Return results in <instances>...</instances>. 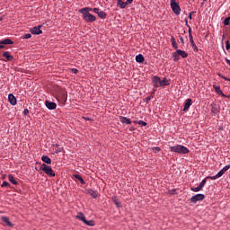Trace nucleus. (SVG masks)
Segmentation results:
<instances>
[{
	"label": "nucleus",
	"mask_w": 230,
	"mask_h": 230,
	"mask_svg": "<svg viewBox=\"0 0 230 230\" xmlns=\"http://www.w3.org/2000/svg\"><path fill=\"white\" fill-rule=\"evenodd\" d=\"M89 12H93V8L84 7L79 10V13L83 14V19L85 22H94V21H96V16L91 14Z\"/></svg>",
	"instance_id": "1"
},
{
	"label": "nucleus",
	"mask_w": 230,
	"mask_h": 230,
	"mask_svg": "<svg viewBox=\"0 0 230 230\" xmlns=\"http://www.w3.org/2000/svg\"><path fill=\"white\" fill-rule=\"evenodd\" d=\"M169 148L171 152H175L176 154H190V149H188V147L181 145L170 146Z\"/></svg>",
	"instance_id": "2"
},
{
	"label": "nucleus",
	"mask_w": 230,
	"mask_h": 230,
	"mask_svg": "<svg viewBox=\"0 0 230 230\" xmlns=\"http://www.w3.org/2000/svg\"><path fill=\"white\" fill-rule=\"evenodd\" d=\"M181 58H188V52L181 49H177L174 53H172V59L174 62L181 60Z\"/></svg>",
	"instance_id": "3"
},
{
	"label": "nucleus",
	"mask_w": 230,
	"mask_h": 230,
	"mask_svg": "<svg viewBox=\"0 0 230 230\" xmlns=\"http://www.w3.org/2000/svg\"><path fill=\"white\" fill-rule=\"evenodd\" d=\"M40 170L44 172V173H46V175H48L49 177H55V172L49 165L42 164L40 166Z\"/></svg>",
	"instance_id": "4"
},
{
	"label": "nucleus",
	"mask_w": 230,
	"mask_h": 230,
	"mask_svg": "<svg viewBox=\"0 0 230 230\" xmlns=\"http://www.w3.org/2000/svg\"><path fill=\"white\" fill-rule=\"evenodd\" d=\"M171 8L175 15H181V6L175 0H171Z\"/></svg>",
	"instance_id": "5"
},
{
	"label": "nucleus",
	"mask_w": 230,
	"mask_h": 230,
	"mask_svg": "<svg viewBox=\"0 0 230 230\" xmlns=\"http://www.w3.org/2000/svg\"><path fill=\"white\" fill-rule=\"evenodd\" d=\"M204 199H206L204 194H196L190 198V202H192V204H197V202H200V200H204Z\"/></svg>",
	"instance_id": "6"
},
{
	"label": "nucleus",
	"mask_w": 230,
	"mask_h": 230,
	"mask_svg": "<svg viewBox=\"0 0 230 230\" xmlns=\"http://www.w3.org/2000/svg\"><path fill=\"white\" fill-rule=\"evenodd\" d=\"M152 82L153 87H155V89H157V87H161V77L155 75L152 78Z\"/></svg>",
	"instance_id": "7"
},
{
	"label": "nucleus",
	"mask_w": 230,
	"mask_h": 230,
	"mask_svg": "<svg viewBox=\"0 0 230 230\" xmlns=\"http://www.w3.org/2000/svg\"><path fill=\"white\" fill-rule=\"evenodd\" d=\"M42 28V25L35 26L30 30L31 33L32 35H40L42 33V31L40 30Z\"/></svg>",
	"instance_id": "8"
},
{
	"label": "nucleus",
	"mask_w": 230,
	"mask_h": 230,
	"mask_svg": "<svg viewBox=\"0 0 230 230\" xmlns=\"http://www.w3.org/2000/svg\"><path fill=\"white\" fill-rule=\"evenodd\" d=\"M58 102H62V103H66V102H67V93H66V92H62L58 94Z\"/></svg>",
	"instance_id": "9"
},
{
	"label": "nucleus",
	"mask_w": 230,
	"mask_h": 230,
	"mask_svg": "<svg viewBox=\"0 0 230 230\" xmlns=\"http://www.w3.org/2000/svg\"><path fill=\"white\" fill-rule=\"evenodd\" d=\"M45 105L49 111H55V109H57V103L53 102L46 101Z\"/></svg>",
	"instance_id": "10"
},
{
	"label": "nucleus",
	"mask_w": 230,
	"mask_h": 230,
	"mask_svg": "<svg viewBox=\"0 0 230 230\" xmlns=\"http://www.w3.org/2000/svg\"><path fill=\"white\" fill-rule=\"evenodd\" d=\"M8 102L11 103V105H17V99L15 98V95L13 93H10L8 95Z\"/></svg>",
	"instance_id": "11"
},
{
	"label": "nucleus",
	"mask_w": 230,
	"mask_h": 230,
	"mask_svg": "<svg viewBox=\"0 0 230 230\" xmlns=\"http://www.w3.org/2000/svg\"><path fill=\"white\" fill-rule=\"evenodd\" d=\"M119 121L120 123H124L125 125H131L132 124V120H130V119L127 118V117H119Z\"/></svg>",
	"instance_id": "12"
},
{
	"label": "nucleus",
	"mask_w": 230,
	"mask_h": 230,
	"mask_svg": "<svg viewBox=\"0 0 230 230\" xmlns=\"http://www.w3.org/2000/svg\"><path fill=\"white\" fill-rule=\"evenodd\" d=\"M226 173L223 170L219 171L215 176L208 177L207 179H211L212 181H217L219 177H222Z\"/></svg>",
	"instance_id": "13"
},
{
	"label": "nucleus",
	"mask_w": 230,
	"mask_h": 230,
	"mask_svg": "<svg viewBox=\"0 0 230 230\" xmlns=\"http://www.w3.org/2000/svg\"><path fill=\"white\" fill-rule=\"evenodd\" d=\"M213 88L215 89L217 94H218L219 96L226 97V94H224V92H222V90L220 89V86L214 84Z\"/></svg>",
	"instance_id": "14"
},
{
	"label": "nucleus",
	"mask_w": 230,
	"mask_h": 230,
	"mask_svg": "<svg viewBox=\"0 0 230 230\" xmlns=\"http://www.w3.org/2000/svg\"><path fill=\"white\" fill-rule=\"evenodd\" d=\"M2 222H4L5 226H8V227H13V224H12V222H10V218L6 217H2Z\"/></svg>",
	"instance_id": "15"
},
{
	"label": "nucleus",
	"mask_w": 230,
	"mask_h": 230,
	"mask_svg": "<svg viewBox=\"0 0 230 230\" xmlns=\"http://www.w3.org/2000/svg\"><path fill=\"white\" fill-rule=\"evenodd\" d=\"M192 101L191 99H187L184 102L183 111H186L191 107Z\"/></svg>",
	"instance_id": "16"
},
{
	"label": "nucleus",
	"mask_w": 230,
	"mask_h": 230,
	"mask_svg": "<svg viewBox=\"0 0 230 230\" xmlns=\"http://www.w3.org/2000/svg\"><path fill=\"white\" fill-rule=\"evenodd\" d=\"M165 85H170V79L164 77L163 80L160 79V87H165Z\"/></svg>",
	"instance_id": "17"
},
{
	"label": "nucleus",
	"mask_w": 230,
	"mask_h": 230,
	"mask_svg": "<svg viewBox=\"0 0 230 230\" xmlns=\"http://www.w3.org/2000/svg\"><path fill=\"white\" fill-rule=\"evenodd\" d=\"M3 57H4V58H6V60H7L8 62H12V60H13V56L10 55V52H8V51L4 52V53H3Z\"/></svg>",
	"instance_id": "18"
},
{
	"label": "nucleus",
	"mask_w": 230,
	"mask_h": 230,
	"mask_svg": "<svg viewBox=\"0 0 230 230\" xmlns=\"http://www.w3.org/2000/svg\"><path fill=\"white\" fill-rule=\"evenodd\" d=\"M136 61L138 62V64H143L145 62V57H143L141 54H138L136 56Z\"/></svg>",
	"instance_id": "19"
},
{
	"label": "nucleus",
	"mask_w": 230,
	"mask_h": 230,
	"mask_svg": "<svg viewBox=\"0 0 230 230\" xmlns=\"http://www.w3.org/2000/svg\"><path fill=\"white\" fill-rule=\"evenodd\" d=\"M118 6H119V8H127V4H128V2H123V0H118L117 2Z\"/></svg>",
	"instance_id": "20"
},
{
	"label": "nucleus",
	"mask_w": 230,
	"mask_h": 230,
	"mask_svg": "<svg viewBox=\"0 0 230 230\" xmlns=\"http://www.w3.org/2000/svg\"><path fill=\"white\" fill-rule=\"evenodd\" d=\"M41 161H43V163H46V164H51V158H49V156L48 155H42Z\"/></svg>",
	"instance_id": "21"
},
{
	"label": "nucleus",
	"mask_w": 230,
	"mask_h": 230,
	"mask_svg": "<svg viewBox=\"0 0 230 230\" xmlns=\"http://www.w3.org/2000/svg\"><path fill=\"white\" fill-rule=\"evenodd\" d=\"M73 177L74 179L79 181L81 184H85V181H84V178H82V176H80L79 174H74Z\"/></svg>",
	"instance_id": "22"
},
{
	"label": "nucleus",
	"mask_w": 230,
	"mask_h": 230,
	"mask_svg": "<svg viewBox=\"0 0 230 230\" xmlns=\"http://www.w3.org/2000/svg\"><path fill=\"white\" fill-rule=\"evenodd\" d=\"M75 218H78V220H81L82 222H85V216H84V213H82V212H79L78 214H77V216L75 217Z\"/></svg>",
	"instance_id": "23"
},
{
	"label": "nucleus",
	"mask_w": 230,
	"mask_h": 230,
	"mask_svg": "<svg viewBox=\"0 0 230 230\" xmlns=\"http://www.w3.org/2000/svg\"><path fill=\"white\" fill-rule=\"evenodd\" d=\"M89 195H91V197H93V199H96L98 197V191L93 190H88Z\"/></svg>",
	"instance_id": "24"
},
{
	"label": "nucleus",
	"mask_w": 230,
	"mask_h": 230,
	"mask_svg": "<svg viewBox=\"0 0 230 230\" xmlns=\"http://www.w3.org/2000/svg\"><path fill=\"white\" fill-rule=\"evenodd\" d=\"M112 201L114 202L115 206H117V208H121V202H119V199L117 197H113Z\"/></svg>",
	"instance_id": "25"
},
{
	"label": "nucleus",
	"mask_w": 230,
	"mask_h": 230,
	"mask_svg": "<svg viewBox=\"0 0 230 230\" xmlns=\"http://www.w3.org/2000/svg\"><path fill=\"white\" fill-rule=\"evenodd\" d=\"M172 46L174 49H178L179 46H177V41L175 40L174 37L171 38Z\"/></svg>",
	"instance_id": "26"
},
{
	"label": "nucleus",
	"mask_w": 230,
	"mask_h": 230,
	"mask_svg": "<svg viewBox=\"0 0 230 230\" xmlns=\"http://www.w3.org/2000/svg\"><path fill=\"white\" fill-rule=\"evenodd\" d=\"M0 44H4V45L13 44V41L10 39H5L4 40H0Z\"/></svg>",
	"instance_id": "27"
},
{
	"label": "nucleus",
	"mask_w": 230,
	"mask_h": 230,
	"mask_svg": "<svg viewBox=\"0 0 230 230\" xmlns=\"http://www.w3.org/2000/svg\"><path fill=\"white\" fill-rule=\"evenodd\" d=\"M8 179H9V181L12 182V184H14V185H17V184H18L17 180H15V178L13 177V175L9 174V175H8Z\"/></svg>",
	"instance_id": "28"
},
{
	"label": "nucleus",
	"mask_w": 230,
	"mask_h": 230,
	"mask_svg": "<svg viewBox=\"0 0 230 230\" xmlns=\"http://www.w3.org/2000/svg\"><path fill=\"white\" fill-rule=\"evenodd\" d=\"M211 112H212V114H218L219 111H218V107L217 106V104L212 105Z\"/></svg>",
	"instance_id": "29"
},
{
	"label": "nucleus",
	"mask_w": 230,
	"mask_h": 230,
	"mask_svg": "<svg viewBox=\"0 0 230 230\" xmlns=\"http://www.w3.org/2000/svg\"><path fill=\"white\" fill-rule=\"evenodd\" d=\"M190 190H191V191H194V193H197L199 191H202V189L200 188L199 185L198 187H191Z\"/></svg>",
	"instance_id": "30"
},
{
	"label": "nucleus",
	"mask_w": 230,
	"mask_h": 230,
	"mask_svg": "<svg viewBox=\"0 0 230 230\" xmlns=\"http://www.w3.org/2000/svg\"><path fill=\"white\" fill-rule=\"evenodd\" d=\"M97 15L100 17V19H105V17H107V13H105L103 11H101Z\"/></svg>",
	"instance_id": "31"
},
{
	"label": "nucleus",
	"mask_w": 230,
	"mask_h": 230,
	"mask_svg": "<svg viewBox=\"0 0 230 230\" xmlns=\"http://www.w3.org/2000/svg\"><path fill=\"white\" fill-rule=\"evenodd\" d=\"M84 224H85L86 226H90L91 227L94 226V221L93 220L87 221V219H85V222Z\"/></svg>",
	"instance_id": "32"
},
{
	"label": "nucleus",
	"mask_w": 230,
	"mask_h": 230,
	"mask_svg": "<svg viewBox=\"0 0 230 230\" xmlns=\"http://www.w3.org/2000/svg\"><path fill=\"white\" fill-rule=\"evenodd\" d=\"M207 179H208V178L202 180L201 182L199 183V188H200L201 190L206 186Z\"/></svg>",
	"instance_id": "33"
},
{
	"label": "nucleus",
	"mask_w": 230,
	"mask_h": 230,
	"mask_svg": "<svg viewBox=\"0 0 230 230\" xmlns=\"http://www.w3.org/2000/svg\"><path fill=\"white\" fill-rule=\"evenodd\" d=\"M153 152H155V154H159V152H161V147L159 146H155L152 148Z\"/></svg>",
	"instance_id": "34"
},
{
	"label": "nucleus",
	"mask_w": 230,
	"mask_h": 230,
	"mask_svg": "<svg viewBox=\"0 0 230 230\" xmlns=\"http://www.w3.org/2000/svg\"><path fill=\"white\" fill-rule=\"evenodd\" d=\"M134 123H137L138 125H142V127H146V122L143 120L134 121Z\"/></svg>",
	"instance_id": "35"
},
{
	"label": "nucleus",
	"mask_w": 230,
	"mask_h": 230,
	"mask_svg": "<svg viewBox=\"0 0 230 230\" xmlns=\"http://www.w3.org/2000/svg\"><path fill=\"white\" fill-rule=\"evenodd\" d=\"M229 22H230V17H227L224 20V24L225 26H229Z\"/></svg>",
	"instance_id": "36"
},
{
	"label": "nucleus",
	"mask_w": 230,
	"mask_h": 230,
	"mask_svg": "<svg viewBox=\"0 0 230 230\" xmlns=\"http://www.w3.org/2000/svg\"><path fill=\"white\" fill-rule=\"evenodd\" d=\"M2 188H10V183L8 181H4L2 183Z\"/></svg>",
	"instance_id": "37"
},
{
	"label": "nucleus",
	"mask_w": 230,
	"mask_h": 230,
	"mask_svg": "<svg viewBox=\"0 0 230 230\" xmlns=\"http://www.w3.org/2000/svg\"><path fill=\"white\" fill-rule=\"evenodd\" d=\"M189 39L191 45L195 44V41L193 40V34L189 35Z\"/></svg>",
	"instance_id": "38"
},
{
	"label": "nucleus",
	"mask_w": 230,
	"mask_h": 230,
	"mask_svg": "<svg viewBox=\"0 0 230 230\" xmlns=\"http://www.w3.org/2000/svg\"><path fill=\"white\" fill-rule=\"evenodd\" d=\"M22 39H31V34L27 33L22 36Z\"/></svg>",
	"instance_id": "39"
},
{
	"label": "nucleus",
	"mask_w": 230,
	"mask_h": 230,
	"mask_svg": "<svg viewBox=\"0 0 230 230\" xmlns=\"http://www.w3.org/2000/svg\"><path fill=\"white\" fill-rule=\"evenodd\" d=\"M218 76H220V78H223V79L226 80V82H230V78H227V77L222 75L221 74H219Z\"/></svg>",
	"instance_id": "40"
},
{
	"label": "nucleus",
	"mask_w": 230,
	"mask_h": 230,
	"mask_svg": "<svg viewBox=\"0 0 230 230\" xmlns=\"http://www.w3.org/2000/svg\"><path fill=\"white\" fill-rule=\"evenodd\" d=\"M191 47H192L193 51H195L196 53H197V51H199V49L197 48V45H195V43L192 44Z\"/></svg>",
	"instance_id": "41"
},
{
	"label": "nucleus",
	"mask_w": 230,
	"mask_h": 230,
	"mask_svg": "<svg viewBox=\"0 0 230 230\" xmlns=\"http://www.w3.org/2000/svg\"><path fill=\"white\" fill-rule=\"evenodd\" d=\"M92 12H94V13H97V15H98V13H99L101 11H100L99 8H93V9H92Z\"/></svg>",
	"instance_id": "42"
},
{
	"label": "nucleus",
	"mask_w": 230,
	"mask_h": 230,
	"mask_svg": "<svg viewBox=\"0 0 230 230\" xmlns=\"http://www.w3.org/2000/svg\"><path fill=\"white\" fill-rule=\"evenodd\" d=\"M229 168H230V165H226V166H225L223 169H221L225 173H226V172H227V170H229Z\"/></svg>",
	"instance_id": "43"
},
{
	"label": "nucleus",
	"mask_w": 230,
	"mask_h": 230,
	"mask_svg": "<svg viewBox=\"0 0 230 230\" xmlns=\"http://www.w3.org/2000/svg\"><path fill=\"white\" fill-rule=\"evenodd\" d=\"M23 114H24V116H28V114H30V110L24 109Z\"/></svg>",
	"instance_id": "44"
},
{
	"label": "nucleus",
	"mask_w": 230,
	"mask_h": 230,
	"mask_svg": "<svg viewBox=\"0 0 230 230\" xmlns=\"http://www.w3.org/2000/svg\"><path fill=\"white\" fill-rule=\"evenodd\" d=\"M226 44V49L229 50V49H230L229 40H227Z\"/></svg>",
	"instance_id": "45"
},
{
	"label": "nucleus",
	"mask_w": 230,
	"mask_h": 230,
	"mask_svg": "<svg viewBox=\"0 0 230 230\" xmlns=\"http://www.w3.org/2000/svg\"><path fill=\"white\" fill-rule=\"evenodd\" d=\"M60 152H62V148H57L55 150V154H60Z\"/></svg>",
	"instance_id": "46"
},
{
	"label": "nucleus",
	"mask_w": 230,
	"mask_h": 230,
	"mask_svg": "<svg viewBox=\"0 0 230 230\" xmlns=\"http://www.w3.org/2000/svg\"><path fill=\"white\" fill-rule=\"evenodd\" d=\"M179 39H180V42L184 44V38L182 36H180Z\"/></svg>",
	"instance_id": "47"
},
{
	"label": "nucleus",
	"mask_w": 230,
	"mask_h": 230,
	"mask_svg": "<svg viewBox=\"0 0 230 230\" xmlns=\"http://www.w3.org/2000/svg\"><path fill=\"white\" fill-rule=\"evenodd\" d=\"M71 71L74 75H76V73H78V69L76 68H73Z\"/></svg>",
	"instance_id": "48"
},
{
	"label": "nucleus",
	"mask_w": 230,
	"mask_h": 230,
	"mask_svg": "<svg viewBox=\"0 0 230 230\" xmlns=\"http://www.w3.org/2000/svg\"><path fill=\"white\" fill-rule=\"evenodd\" d=\"M193 13H194L193 12L190 13V14H189V19H190V20L193 19V17H192Z\"/></svg>",
	"instance_id": "49"
},
{
	"label": "nucleus",
	"mask_w": 230,
	"mask_h": 230,
	"mask_svg": "<svg viewBox=\"0 0 230 230\" xmlns=\"http://www.w3.org/2000/svg\"><path fill=\"white\" fill-rule=\"evenodd\" d=\"M225 60H226V64H227L228 66H230V60H229L227 58H226Z\"/></svg>",
	"instance_id": "50"
},
{
	"label": "nucleus",
	"mask_w": 230,
	"mask_h": 230,
	"mask_svg": "<svg viewBox=\"0 0 230 230\" xmlns=\"http://www.w3.org/2000/svg\"><path fill=\"white\" fill-rule=\"evenodd\" d=\"M134 0H127V3L128 4H132V2H133Z\"/></svg>",
	"instance_id": "51"
},
{
	"label": "nucleus",
	"mask_w": 230,
	"mask_h": 230,
	"mask_svg": "<svg viewBox=\"0 0 230 230\" xmlns=\"http://www.w3.org/2000/svg\"><path fill=\"white\" fill-rule=\"evenodd\" d=\"M146 102H150V100H152V97L148 96L146 98Z\"/></svg>",
	"instance_id": "52"
},
{
	"label": "nucleus",
	"mask_w": 230,
	"mask_h": 230,
	"mask_svg": "<svg viewBox=\"0 0 230 230\" xmlns=\"http://www.w3.org/2000/svg\"><path fill=\"white\" fill-rule=\"evenodd\" d=\"M189 35H191V27L189 26Z\"/></svg>",
	"instance_id": "53"
},
{
	"label": "nucleus",
	"mask_w": 230,
	"mask_h": 230,
	"mask_svg": "<svg viewBox=\"0 0 230 230\" xmlns=\"http://www.w3.org/2000/svg\"><path fill=\"white\" fill-rule=\"evenodd\" d=\"M185 23H186V26L190 27V25H188V19H185Z\"/></svg>",
	"instance_id": "54"
},
{
	"label": "nucleus",
	"mask_w": 230,
	"mask_h": 230,
	"mask_svg": "<svg viewBox=\"0 0 230 230\" xmlns=\"http://www.w3.org/2000/svg\"><path fill=\"white\" fill-rule=\"evenodd\" d=\"M3 48H4V44H0V49H3Z\"/></svg>",
	"instance_id": "55"
},
{
	"label": "nucleus",
	"mask_w": 230,
	"mask_h": 230,
	"mask_svg": "<svg viewBox=\"0 0 230 230\" xmlns=\"http://www.w3.org/2000/svg\"><path fill=\"white\" fill-rule=\"evenodd\" d=\"M222 39H223V40H224V39H226V35L225 34L222 36Z\"/></svg>",
	"instance_id": "56"
},
{
	"label": "nucleus",
	"mask_w": 230,
	"mask_h": 230,
	"mask_svg": "<svg viewBox=\"0 0 230 230\" xmlns=\"http://www.w3.org/2000/svg\"><path fill=\"white\" fill-rule=\"evenodd\" d=\"M156 89H157V88H154L153 93H155Z\"/></svg>",
	"instance_id": "57"
},
{
	"label": "nucleus",
	"mask_w": 230,
	"mask_h": 230,
	"mask_svg": "<svg viewBox=\"0 0 230 230\" xmlns=\"http://www.w3.org/2000/svg\"><path fill=\"white\" fill-rule=\"evenodd\" d=\"M55 146H56V147H58V146H59V145H58V144H56V145H55Z\"/></svg>",
	"instance_id": "58"
},
{
	"label": "nucleus",
	"mask_w": 230,
	"mask_h": 230,
	"mask_svg": "<svg viewBox=\"0 0 230 230\" xmlns=\"http://www.w3.org/2000/svg\"><path fill=\"white\" fill-rule=\"evenodd\" d=\"M1 21H3V18H2V17H0V22H1Z\"/></svg>",
	"instance_id": "59"
}]
</instances>
